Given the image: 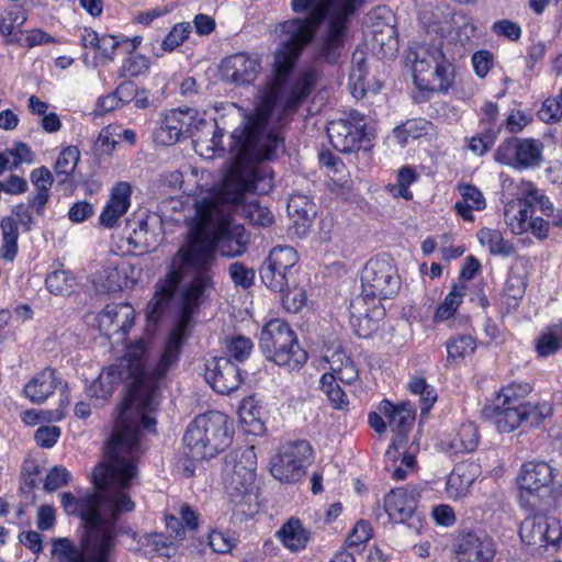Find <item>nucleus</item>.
Instances as JSON below:
<instances>
[{
  "label": "nucleus",
  "mask_w": 562,
  "mask_h": 562,
  "mask_svg": "<svg viewBox=\"0 0 562 562\" xmlns=\"http://www.w3.org/2000/svg\"><path fill=\"white\" fill-rule=\"evenodd\" d=\"M363 2L364 0H291V10L294 13L308 12V14L305 18H294L280 24V31L284 38L274 52V78L263 91L259 104L277 108L278 101H281L282 106L299 76L305 71L315 72L314 85H316L317 71L307 68L299 72L289 88L285 87L303 49L312 43L319 25L325 20L326 26L321 36L317 58L331 65L338 61L348 38L349 25Z\"/></svg>",
  "instance_id": "7ed1b4c3"
},
{
  "label": "nucleus",
  "mask_w": 562,
  "mask_h": 562,
  "mask_svg": "<svg viewBox=\"0 0 562 562\" xmlns=\"http://www.w3.org/2000/svg\"><path fill=\"white\" fill-rule=\"evenodd\" d=\"M191 30L192 27L189 22L176 24L162 41L161 49L172 52L188 38Z\"/></svg>",
  "instance_id": "09e8293b"
},
{
  "label": "nucleus",
  "mask_w": 562,
  "mask_h": 562,
  "mask_svg": "<svg viewBox=\"0 0 562 562\" xmlns=\"http://www.w3.org/2000/svg\"><path fill=\"white\" fill-rule=\"evenodd\" d=\"M248 236L243 226L212 210L202 212L173 255L165 279L157 283L156 293L147 305L148 319L157 323L161 318L184 276H198L195 265L199 269L207 268L211 282H214L216 251L223 257H238L246 252Z\"/></svg>",
  "instance_id": "39448f33"
},
{
  "label": "nucleus",
  "mask_w": 562,
  "mask_h": 562,
  "mask_svg": "<svg viewBox=\"0 0 562 562\" xmlns=\"http://www.w3.org/2000/svg\"><path fill=\"white\" fill-rule=\"evenodd\" d=\"M465 291L467 286L464 284H454L452 290L445 297V301L437 307L435 321L442 322L453 316L465 294Z\"/></svg>",
  "instance_id": "4c0bfd02"
},
{
  "label": "nucleus",
  "mask_w": 562,
  "mask_h": 562,
  "mask_svg": "<svg viewBox=\"0 0 562 562\" xmlns=\"http://www.w3.org/2000/svg\"><path fill=\"white\" fill-rule=\"evenodd\" d=\"M25 22L26 15L23 10H11L0 19V33L11 42L19 41L15 29L22 26Z\"/></svg>",
  "instance_id": "a18cd8bd"
},
{
  "label": "nucleus",
  "mask_w": 562,
  "mask_h": 562,
  "mask_svg": "<svg viewBox=\"0 0 562 562\" xmlns=\"http://www.w3.org/2000/svg\"><path fill=\"white\" fill-rule=\"evenodd\" d=\"M182 119L186 122V125H183L186 137L194 136L195 132L209 125L204 114L194 109L182 110Z\"/></svg>",
  "instance_id": "6e6d98bb"
},
{
  "label": "nucleus",
  "mask_w": 562,
  "mask_h": 562,
  "mask_svg": "<svg viewBox=\"0 0 562 562\" xmlns=\"http://www.w3.org/2000/svg\"><path fill=\"white\" fill-rule=\"evenodd\" d=\"M328 352L325 358L330 371L323 375H333L334 380H338L344 385L355 383L359 379V371L352 358L341 347Z\"/></svg>",
  "instance_id": "cd10ccee"
},
{
  "label": "nucleus",
  "mask_w": 562,
  "mask_h": 562,
  "mask_svg": "<svg viewBox=\"0 0 562 562\" xmlns=\"http://www.w3.org/2000/svg\"><path fill=\"white\" fill-rule=\"evenodd\" d=\"M562 348V335L552 330L542 333L536 340V350L540 357H548Z\"/></svg>",
  "instance_id": "8fccbe9b"
},
{
  "label": "nucleus",
  "mask_w": 562,
  "mask_h": 562,
  "mask_svg": "<svg viewBox=\"0 0 562 562\" xmlns=\"http://www.w3.org/2000/svg\"><path fill=\"white\" fill-rule=\"evenodd\" d=\"M371 538V526L364 520H360L356 524L351 532L349 533L346 542L349 548H358L361 544L369 541Z\"/></svg>",
  "instance_id": "13d9d810"
},
{
  "label": "nucleus",
  "mask_w": 562,
  "mask_h": 562,
  "mask_svg": "<svg viewBox=\"0 0 562 562\" xmlns=\"http://www.w3.org/2000/svg\"><path fill=\"white\" fill-rule=\"evenodd\" d=\"M326 132L336 150L349 154L360 148L364 125L352 124L349 120H334L328 123Z\"/></svg>",
  "instance_id": "b1692460"
},
{
  "label": "nucleus",
  "mask_w": 562,
  "mask_h": 562,
  "mask_svg": "<svg viewBox=\"0 0 562 562\" xmlns=\"http://www.w3.org/2000/svg\"><path fill=\"white\" fill-rule=\"evenodd\" d=\"M525 201L531 202L532 210L535 207H538L539 211L543 215H546V216L553 215L554 206H553L552 202L549 200L548 196H546L537 188H535L532 186V183H528V189L526 190Z\"/></svg>",
  "instance_id": "5fc2aeb1"
},
{
  "label": "nucleus",
  "mask_w": 562,
  "mask_h": 562,
  "mask_svg": "<svg viewBox=\"0 0 562 562\" xmlns=\"http://www.w3.org/2000/svg\"><path fill=\"white\" fill-rule=\"evenodd\" d=\"M454 553L458 562H493L496 548L484 531L462 530L456 539Z\"/></svg>",
  "instance_id": "a211bd4d"
},
{
  "label": "nucleus",
  "mask_w": 562,
  "mask_h": 562,
  "mask_svg": "<svg viewBox=\"0 0 562 562\" xmlns=\"http://www.w3.org/2000/svg\"><path fill=\"white\" fill-rule=\"evenodd\" d=\"M527 282L519 274H510L505 283L504 292L508 297L519 300L524 296Z\"/></svg>",
  "instance_id": "774afa93"
},
{
  "label": "nucleus",
  "mask_w": 562,
  "mask_h": 562,
  "mask_svg": "<svg viewBox=\"0 0 562 562\" xmlns=\"http://www.w3.org/2000/svg\"><path fill=\"white\" fill-rule=\"evenodd\" d=\"M30 209L33 207L30 205L29 200L27 204L20 203L14 205L11 211L12 215H10L16 220V225L20 224L24 232H30L34 224Z\"/></svg>",
  "instance_id": "69168bd1"
},
{
  "label": "nucleus",
  "mask_w": 562,
  "mask_h": 562,
  "mask_svg": "<svg viewBox=\"0 0 562 562\" xmlns=\"http://www.w3.org/2000/svg\"><path fill=\"white\" fill-rule=\"evenodd\" d=\"M378 411L383 414L387 420L389 427L396 432L395 439L386 450V456L389 458H395L397 445L404 441L405 435L414 424L415 413L408 404L394 405L387 400L380 402Z\"/></svg>",
  "instance_id": "4be33fe9"
},
{
  "label": "nucleus",
  "mask_w": 562,
  "mask_h": 562,
  "mask_svg": "<svg viewBox=\"0 0 562 562\" xmlns=\"http://www.w3.org/2000/svg\"><path fill=\"white\" fill-rule=\"evenodd\" d=\"M475 349V342L471 336L462 335L451 338L447 342L448 360L457 361L472 353Z\"/></svg>",
  "instance_id": "de8ad7c7"
},
{
  "label": "nucleus",
  "mask_w": 562,
  "mask_h": 562,
  "mask_svg": "<svg viewBox=\"0 0 562 562\" xmlns=\"http://www.w3.org/2000/svg\"><path fill=\"white\" fill-rule=\"evenodd\" d=\"M0 229L2 244L0 247V256L3 260L11 262L18 254L19 227L16 220L5 216L0 221Z\"/></svg>",
  "instance_id": "72a5a7b5"
},
{
  "label": "nucleus",
  "mask_w": 562,
  "mask_h": 562,
  "mask_svg": "<svg viewBox=\"0 0 562 562\" xmlns=\"http://www.w3.org/2000/svg\"><path fill=\"white\" fill-rule=\"evenodd\" d=\"M532 214L531 202H526L525 199L509 202L504 212L507 226L516 235L529 231V221Z\"/></svg>",
  "instance_id": "2f4dec72"
},
{
  "label": "nucleus",
  "mask_w": 562,
  "mask_h": 562,
  "mask_svg": "<svg viewBox=\"0 0 562 562\" xmlns=\"http://www.w3.org/2000/svg\"><path fill=\"white\" fill-rule=\"evenodd\" d=\"M543 143L538 138L509 136L494 153V160L515 170L537 169L543 162Z\"/></svg>",
  "instance_id": "ddd939ff"
},
{
  "label": "nucleus",
  "mask_w": 562,
  "mask_h": 562,
  "mask_svg": "<svg viewBox=\"0 0 562 562\" xmlns=\"http://www.w3.org/2000/svg\"><path fill=\"white\" fill-rule=\"evenodd\" d=\"M519 536L524 543L537 550H557L562 540V527L555 518L536 514L522 520Z\"/></svg>",
  "instance_id": "dca6fc26"
},
{
  "label": "nucleus",
  "mask_w": 562,
  "mask_h": 562,
  "mask_svg": "<svg viewBox=\"0 0 562 562\" xmlns=\"http://www.w3.org/2000/svg\"><path fill=\"white\" fill-rule=\"evenodd\" d=\"M492 31L497 35H503L512 41H518L521 36L520 26L509 20H499L494 22Z\"/></svg>",
  "instance_id": "338daca9"
},
{
  "label": "nucleus",
  "mask_w": 562,
  "mask_h": 562,
  "mask_svg": "<svg viewBox=\"0 0 562 562\" xmlns=\"http://www.w3.org/2000/svg\"><path fill=\"white\" fill-rule=\"evenodd\" d=\"M257 456L255 447H245L231 451L225 457L223 486L235 515L252 517L259 512L255 475Z\"/></svg>",
  "instance_id": "0eeeda50"
},
{
  "label": "nucleus",
  "mask_w": 562,
  "mask_h": 562,
  "mask_svg": "<svg viewBox=\"0 0 562 562\" xmlns=\"http://www.w3.org/2000/svg\"><path fill=\"white\" fill-rule=\"evenodd\" d=\"M40 472V467L34 460L24 461L21 472L23 492H31L36 486Z\"/></svg>",
  "instance_id": "bf43d9fd"
},
{
  "label": "nucleus",
  "mask_w": 562,
  "mask_h": 562,
  "mask_svg": "<svg viewBox=\"0 0 562 562\" xmlns=\"http://www.w3.org/2000/svg\"><path fill=\"white\" fill-rule=\"evenodd\" d=\"M232 428L227 415L211 411L196 416L188 426L183 442L192 460H203L215 457L229 446Z\"/></svg>",
  "instance_id": "6e6552de"
},
{
  "label": "nucleus",
  "mask_w": 562,
  "mask_h": 562,
  "mask_svg": "<svg viewBox=\"0 0 562 562\" xmlns=\"http://www.w3.org/2000/svg\"><path fill=\"white\" fill-rule=\"evenodd\" d=\"M105 462L92 473L97 488L82 497L70 492L60 494V503L67 515H79L83 533L77 548L68 538L53 541V555L58 562H112L115 540L120 533L117 520L122 514L131 513L135 503L130 488L137 479L139 458L115 453L106 449Z\"/></svg>",
  "instance_id": "f03ea898"
},
{
  "label": "nucleus",
  "mask_w": 562,
  "mask_h": 562,
  "mask_svg": "<svg viewBox=\"0 0 562 562\" xmlns=\"http://www.w3.org/2000/svg\"><path fill=\"white\" fill-rule=\"evenodd\" d=\"M384 509L390 520L404 524L411 519L416 509V499L413 493L398 487L393 488L384 498Z\"/></svg>",
  "instance_id": "bb28decb"
},
{
  "label": "nucleus",
  "mask_w": 562,
  "mask_h": 562,
  "mask_svg": "<svg viewBox=\"0 0 562 562\" xmlns=\"http://www.w3.org/2000/svg\"><path fill=\"white\" fill-rule=\"evenodd\" d=\"M493 61V54L488 50H479L472 55L473 68L480 78H484L488 74Z\"/></svg>",
  "instance_id": "0e129e2a"
},
{
  "label": "nucleus",
  "mask_w": 562,
  "mask_h": 562,
  "mask_svg": "<svg viewBox=\"0 0 562 562\" xmlns=\"http://www.w3.org/2000/svg\"><path fill=\"white\" fill-rule=\"evenodd\" d=\"M71 480V473L63 465L53 467L44 481V490L46 492H55L66 486Z\"/></svg>",
  "instance_id": "3c124183"
},
{
  "label": "nucleus",
  "mask_w": 562,
  "mask_h": 562,
  "mask_svg": "<svg viewBox=\"0 0 562 562\" xmlns=\"http://www.w3.org/2000/svg\"><path fill=\"white\" fill-rule=\"evenodd\" d=\"M31 181L35 190L29 196L30 205L37 215L42 216L50 196L53 176L47 168L41 167L31 172Z\"/></svg>",
  "instance_id": "c756f323"
},
{
  "label": "nucleus",
  "mask_w": 562,
  "mask_h": 562,
  "mask_svg": "<svg viewBox=\"0 0 562 562\" xmlns=\"http://www.w3.org/2000/svg\"><path fill=\"white\" fill-rule=\"evenodd\" d=\"M148 67L149 61L147 57L143 55H132L123 63L119 76L122 78L137 77L147 71Z\"/></svg>",
  "instance_id": "864d4df0"
},
{
  "label": "nucleus",
  "mask_w": 562,
  "mask_h": 562,
  "mask_svg": "<svg viewBox=\"0 0 562 562\" xmlns=\"http://www.w3.org/2000/svg\"><path fill=\"white\" fill-rule=\"evenodd\" d=\"M481 468L472 461L458 463L449 474L446 492L450 498H460L467 495L470 486L479 477Z\"/></svg>",
  "instance_id": "a878e982"
},
{
  "label": "nucleus",
  "mask_w": 562,
  "mask_h": 562,
  "mask_svg": "<svg viewBox=\"0 0 562 562\" xmlns=\"http://www.w3.org/2000/svg\"><path fill=\"white\" fill-rule=\"evenodd\" d=\"M228 273L235 285L248 289L254 284L255 270L241 262H233L228 267Z\"/></svg>",
  "instance_id": "603ef678"
},
{
  "label": "nucleus",
  "mask_w": 562,
  "mask_h": 562,
  "mask_svg": "<svg viewBox=\"0 0 562 562\" xmlns=\"http://www.w3.org/2000/svg\"><path fill=\"white\" fill-rule=\"evenodd\" d=\"M205 381L218 394H231L243 383L239 368L227 357H215L205 364Z\"/></svg>",
  "instance_id": "6ab92c4d"
},
{
  "label": "nucleus",
  "mask_w": 562,
  "mask_h": 562,
  "mask_svg": "<svg viewBox=\"0 0 562 562\" xmlns=\"http://www.w3.org/2000/svg\"><path fill=\"white\" fill-rule=\"evenodd\" d=\"M553 479V469L547 462L524 463L517 479L521 504L531 508L538 507L541 499L549 494Z\"/></svg>",
  "instance_id": "2eb2a0df"
},
{
  "label": "nucleus",
  "mask_w": 562,
  "mask_h": 562,
  "mask_svg": "<svg viewBox=\"0 0 562 562\" xmlns=\"http://www.w3.org/2000/svg\"><path fill=\"white\" fill-rule=\"evenodd\" d=\"M148 361V350L143 341L130 345L122 358L103 369L90 384L88 394L95 401L104 402L121 383H126L127 394L122 402L119 416L106 449L140 458L146 450L142 428L156 431L153 416L160 404V390L165 384L157 380Z\"/></svg>",
  "instance_id": "20e7f679"
},
{
  "label": "nucleus",
  "mask_w": 562,
  "mask_h": 562,
  "mask_svg": "<svg viewBox=\"0 0 562 562\" xmlns=\"http://www.w3.org/2000/svg\"><path fill=\"white\" fill-rule=\"evenodd\" d=\"M416 179L417 175L415 170L409 166H405L398 170L397 183L389 184L387 189L394 196H402L405 200H411L413 194L408 187L415 182Z\"/></svg>",
  "instance_id": "37998d69"
},
{
  "label": "nucleus",
  "mask_w": 562,
  "mask_h": 562,
  "mask_svg": "<svg viewBox=\"0 0 562 562\" xmlns=\"http://www.w3.org/2000/svg\"><path fill=\"white\" fill-rule=\"evenodd\" d=\"M259 59L245 53H237L223 59L221 72L225 80L234 85H249L260 71Z\"/></svg>",
  "instance_id": "5701e85b"
},
{
  "label": "nucleus",
  "mask_w": 562,
  "mask_h": 562,
  "mask_svg": "<svg viewBox=\"0 0 562 562\" xmlns=\"http://www.w3.org/2000/svg\"><path fill=\"white\" fill-rule=\"evenodd\" d=\"M186 122L182 119V110H171L161 121L160 130L167 134L169 143L179 142L181 137H186L184 128Z\"/></svg>",
  "instance_id": "ea45409f"
},
{
  "label": "nucleus",
  "mask_w": 562,
  "mask_h": 562,
  "mask_svg": "<svg viewBox=\"0 0 562 562\" xmlns=\"http://www.w3.org/2000/svg\"><path fill=\"white\" fill-rule=\"evenodd\" d=\"M47 290L55 295H68L71 293L75 279L66 270L50 272L45 280Z\"/></svg>",
  "instance_id": "a19ab883"
},
{
  "label": "nucleus",
  "mask_w": 562,
  "mask_h": 562,
  "mask_svg": "<svg viewBox=\"0 0 562 562\" xmlns=\"http://www.w3.org/2000/svg\"><path fill=\"white\" fill-rule=\"evenodd\" d=\"M251 349V340L244 336L233 337L227 344L228 355L239 362H243L249 357Z\"/></svg>",
  "instance_id": "4d7b16f0"
},
{
  "label": "nucleus",
  "mask_w": 562,
  "mask_h": 562,
  "mask_svg": "<svg viewBox=\"0 0 562 562\" xmlns=\"http://www.w3.org/2000/svg\"><path fill=\"white\" fill-rule=\"evenodd\" d=\"M480 442V435L477 427L474 423H464L460 426L457 435L450 443V448L454 453L472 452Z\"/></svg>",
  "instance_id": "c9c22d12"
},
{
  "label": "nucleus",
  "mask_w": 562,
  "mask_h": 562,
  "mask_svg": "<svg viewBox=\"0 0 562 562\" xmlns=\"http://www.w3.org/2000/svg\"><path fill=\"white\" fill-rule=\"evenodd\" d=\"M209 544L216 553H227L235 547V539L222 531H212L209 536Z\"/></svg>",
  "instance_id": "680f3d73"
},
{
  "label": "nucleus",
  "mask_w": 562,
  "mask_h": 562,
  "mask_svg": "<svg viewBox=\"0 0 562 562\" xmlns=\"http://www.w3.org/2000/svg\"><path fill=\"white\" fill-rule=\"evenodd\" d=\"M195 270L199 267L195 265ZM209 269H200L198 276H184L190 278V282L181 291L182 308L175 330L168 336L159 358L155 362H149L153 367L154 376L161 379L166 383L168 373L173 370L179 361L182 344L186 339V333L192 319L193 312L210 296L214 289V282H211Z\"/></svg>",
  "instance_id": "423d86ee"
},
{
  "label": "nucleus",
  "mask_w": 562,
  "mask_h": 562,
  "mask_svg": "<svg viewBox=\"0 0 562 562\" xmlns=\"http://www.w3.org/2000/svg\"><path fill=\"white\" fill-rule=\"evenodd\" d=\"M79 159L80 151L76 146L64 148L55 162L54 169L56 175L68 177L75 170Z\"/></svg>",
  "instance_id": "49530a36"
},
{
  "label": "nucleus",
  "mask_w": 562,
  "mask_h": 562,
  "mask_svg": "<svg viewBox=\"0 0 562 562\" xmlns=\"http://www.w3.org/2000/svg\"><path fill=\"white\" fill-rule=\"evenodd\" d=\"M134 323V310L127 303L108 304L97 316L100 333L108 338L122 340Z\"/></svg>",
  "instance_id": "412c9836"
},
{
  "label": "nucleus",
  "mask_w": 562,
  "mask_h": 562,
  "mask_svg": "<svg viewBox=\"0 0 562 562\" xmlns=\"http://www.w3.org/2000/svg\"><path fill=\"white\" fill-rule=\"evenodd\" d=\"M408 389L413 394L419 395L422 415H427L437 401L435 389L420 376L412 378L408 383Z\"/></svg>",
  "instance_id": "58836bf2"
},
{
  "label": "nucleus",
  "mask_w": 562,
  "mask_h": 562,
  "mask_svg": "<svg viewBox=\"0 0 562 562\" xmlns=\"http://www.w3.org/2000/svg\"><path fill=\"white\" fill-rule=\"evenodd\" d=\"M132 188L127 182H119L111 191L110 200L100 215V224L112 228L131 205Z\"/></svg>",
  "instance_id": "393cba45"
},
{
  "label": "nucleus",
  "mask_w": 562,
  "mask_h": 562,
  "mask_svg": "<svg viewBox=\"0 0 562 562\" xmlns=\"http://www.w3.org/2000/svg\"><path fill=\"white\" fill-rule=\"evenodd\" d=\"M415 86L420 91L446 92L452 85L453 69L441 47L417 44L406 53Z\"/></svg>",
  "instance_id": "9d476101"
},
{
  "label": "nucleus",
  "mask_w": 562,
  "mask_h": 562,
  "mask_svg": "<svg viewBox=\"0 0 562 562\" xmlns=\"http://www.w3.org/2000/svg\"><path fill=\"white\" fill-rule=\"evenodd\" d=\"M312 447L306 440L286 442L280 447L271 464V474L281 482H297L312 463Z\"/></svg>",
  "instance_id": "4468645a"
},
{
  "label": "nucleus",
  "mask_w": 562,
  "mask_h": 562,
  "mask_svg": "<svg viewBox=\"0 0 562 562\" xmlns=\"http://www.w3.org/2000/svg\"><path fill=\"white\" fill-rule=\"evenodd\" d=\"M277 538L291 552L306 548L311 533L297 518H290L276 533Z\"/></svg>",
  "instance_id": "7c9ffc66"
},
{
  "label": "nucleus",
  "mask_w": 562,
  "mask_h": 562,
  "mask_svg": "<svg viewBox=\"0 0 562 562\" xmlns=\"http://www.w3.org/2000/svg\"><path fill=\"white\" fill-rule=\"evenodd\" d=\"M401 280L393 259L387 255L371 258L361 273V289L364 299L385 300L397 294Z\"/></svg>",
  "instance_id": "f8f14e48"
},
{
  "label": "nucleus",
  "mask_w": 562,
  "mask_h": 562,
  "mask_svg": "<svg viewBox=\"0 0 562 562\" xmlns=\"http://www.w3.org/2000/svg\"><path fill=\"white\" fill-rule=\"evenodd\" d=\"M259 347L268 360L289 371L301 369L307 361V352L300 346L296 335L288 323L279 318L263 326Z\"/></svg>",
  "instance_id": "9b49d317"
},
{
  "label": "nucleus",
  "mask_w": 562,
  "mask_h": 562,
  "mask_svg": "<svg viewBox=\"0 0 562 562\" xmlns=\"http://www.w3.org/2000/svg\"><path fill=\"white\" fill-rule=\"evenodd\" d=\"M61 392V405L69 404L68 384L63 381L57 371L52 368H45L37 372L24 386L25 396L34 404L44 403L55 390Z\"/></svg>",
  "instance_id": "aec40b11"
},
{
  "label": "nucleus",
  "mask_w": 562,
  "mask_h": 562,
  "mask_svg": "<svg viewBox=\"0 0 562 562\" xmlns=\"http://www.w3.org/2000/svg\"><path fill=\"white\" fill-rule=\"evenodd\" d=\"M340 382L334 380L333 375H322L321 387L327 395L335 408H344L348 405L347 394L342 390Z\"/></svg>",
  "instance_id": "79ce46f5"
},
{
  "label": "nucleus",
  "mask_w": 562,
  "mask_h": 562,
  "mask_svg": "<svg viewBox=\"0 0 562 562\" xmlns=\"http://www.w3.org/2000/svg\"><path fill=\"white\" fill-rule=\"evenodd\" d=\"M314 71H305L285 97L283 105L273 114L277 108L257 104L252 110H245L236 103L225 106L226 114L241 119L240 125L232 133L231 151L235 155L233 166L224 179V198L234 204L237 215L247 220L254 226L268 227L274 216L271 211L260 204L257 199L245 198L246 192L258 194L271 190L272 175L257 166L262 160H271L284 151L282 126L299 110L315 83Z\"/></svg>",
  "instance_id": "f257e3e1"
},
{
  "label": "nucleus",
  "mask_w": 562,
  "mask_h": 562,
  "mask_svg": "<svg viewBox=\"0 0 562 562\" xmlns=\"http://www.w3.org/2000/svg\"><path fill=\"white\" fill-rule=\"evenodd\" d=\"M136 226L137 227H134L132 234L128 236V243L139 252L149 251L153 247V243L150 240L151 235L148 231L147 216L139 218Z\"/></svg>",
  "instance_id": "c03bdc74"
},
{
  "label": "nucleus",
  "mask_w": 562,
  "mask_h": 562,
  "mask_svg": "<svg viewBox=\"0 0 562 562\" xmlns=\"http://www.w3.org/2000/svg\"><path fill=\"white\" fill-rule=\"evenodd\" d=\"M60 437V429L57 426H43L35 431V441L42 448H52Z\"/></svg>",
  "instance_id": "e2e57ef3"
},
{
  "label": "nucleus",
  "mask_w": 562,
  "mask_h": 562,
  "mask_svg": "<svg viewBox=\"0 0 562 562\" xmlns=\"http://www.w3.org/2000/svg\"><path fill=\"white\" fill-rule=\"evenodd\" d=\"M457 190L461 196L454 203L456 213L465 222H473V211H483L486 207V201L482 191L470 183H458Z\"/></svg>",
  "instance_id": "c85d7f7f"
},
{
  "label": "nucleus",
  "mask_w": 562,
  "mask_h": 562,
  "mask_svg": "<svg viewBox=\"0 0 562 562\" xmlns=\"http://www.w3.org/2000/svg\"><path fill=\"white\" fill-rule=\"evenodd\" d=\"M286 211L296 225L301 222L303 226L311 223L317 213L312 199L302 193H294L290 196Z\"/></svg>",
  "instance_id": "473e14b6"
},
{
  "label": "nucleus",
  "mask_w": 562,
  "mask_h": 562,
  "mask_svg": "<svg viewBox=\"0 0 562 562\" xmlns=\"http://www.w3.org/2000/svg\"><path fill=\"white\" fill-rule=\"evenodd\" d=\"M260 278L267 288L280 293L283 306L288 311L297 312L304 305L305 296L299 289L296 276L282 273L281 269H273L263 262L260 268Z\"/></svg>",
  "instance_id": "f3484780"
},
{
  "label": "nucleus",
  "mask_w": 562,
  "mask_h": 562,
  "mask_svg": "<svg viewBox=\"0 0 562 562\" xmlns=\"http://www.w3.org/2000/svg\"><path fill=\"white\" fill-rule=\"evenodd\" d=\"M477 238L482 245H486L493 255L509 256L514 247L505 240L503 234L497 229L482 228L477 233Z\"/></svg>",
  "instance_id": "e433bc0d"
},
{
  "label": "nucleus",
  "mask_w": 562,
  "mask_h": 562,
  "mask_svg": "<svg viewBox=\"0 0 562 562\" xmlns=\"http://www.w3.org/2000/svg\"><path fill=\"white\" fill-rule=\"evenodd\" d=\"M538 116L546 123L557 122L562 117V104L558 99H547L538 112Z\"/></svg>",
  "instance_id": "052dcab7"
},
{
  "label": "nucleus",
  "mask_w": 562,
  "mask_h": 562,
  "mask_svg": "<svg viewBox=\"0 0 562 562\" xmlns=\"http://www.w3.org/2000/svg\"><path fill=\"white\" fill-rule=\"evenodd\" d=\"M297 261L299 257L293 247L276 246L263 262L270 265L273 269H281L282 273L296 276Z\"/></svg>",
  "instance_id": "f704fd0d"
},
{
  "label": "nucleus",
  "mask_w": 562,
  "mask_h": 562,
  "mask_svg": "<svg viewBox=\"0 0 562 562\" xmlns=\"http://www.w3.org/2000/svg\"><path fill=\"white\" fill-rule=\"evenodd\" d=\"M552 412L548 403L532 405L517 398L515 386L501 390L493 405L483 408L482 414L492 420L499 432H510L520 425L538 426Z\"/></svg>",
  "instance_id": "1a4fd4ad"
}]
</instances>
